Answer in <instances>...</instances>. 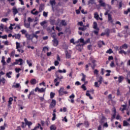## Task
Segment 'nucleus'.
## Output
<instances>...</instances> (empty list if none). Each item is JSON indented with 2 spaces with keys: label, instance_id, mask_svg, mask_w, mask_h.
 <instances>
[{
  "label": "nucleus",
  "instance_id": "55",
  "mask_svg": "<svg viewBox=\"0 0 130 130\" xmlns=\"http://www.w3.org/2000/svg\"><path fill=\"white\" fill-rule=\"evenodd\" d=\"M94 2H95V0H89L88 1V4L90 5V4H91V5H93Z\"/></svg>",
  "mask_w": 130,
  "mask_h": 130
},
{
  "label": "nucleus",
  "instance_id": "5",
  "mask_svg": "<svg viewBox=\"0 0 130 130\" xmlns=\"http://www.w3.org/2000/svg\"><path fill=\"white\" fill-rule=\"evenodd\" d=\"M19 62H20L19 66H22L23 64V59L19 58L16 59L15 62H14V64H19Z\"/></svg>",
  "mask_w": 130,
  "mask_h": 130
},
{
  "label": "nucleus",
  "instance_id": "29",
  "mask_svg": "<svg viewBox=\"0 0 130 130\" xmlns=\"http://www.w3.org/2000/svg\"><path fill=\"white\" fill-rule=\"evenodd\" d=\"M19 87H21V85L20 84V83H16L15 85H13L12 86V88H19Z\"/></svg>",
  "mask_w": 130,
  "mask_h": 130
},
{
  "label": "nucleus",
  "instance_id": "62",
  "mask_svg": "<svg viewBox=\"0 0 130 130\" xmlns=\"http://www.w3.org/2000/svg\"><path fill=\"white\" fill-rule=\"evenodd\" d=\"M111 68H113L114 67V61H112L110 64Z\"/></svg>",
  "mask_w": 130,
  "mask_h": 130
},
{
  "label": "nucleus",
  "instance_id": "58",
  "mask_svg": "<svg viewBox=\"0 0 130 130\" xmlns=\"http://www.w3.org/2000/svg\"><path fill=\"white\" fill-rule=\"evenodd\" d=\"M122 8V2H120L119 3V9H121Z\"/></svg>",
  "mask_w": 130,
  "mask_h": 130
},
{
  "label": "nucleus",
  "instance_id": "1",
  "mask_svg": "<svg viewBox=\"0 0 130 130\" xmlns=\"http://www.w3.org/2000/svg\"><path fill=\"white\" fill-rule=\"evenodd\" d=\"M109 11H107L105 13V16L108 15V22H110L111 24H112V25H114V23H113L114 20L112 18V15L111 14L108 13Z\"/></svg>",
  "mask_w": 130,
  "mask_h": 130
},
{
  "label": "nucleus",
  "instance_id": "14",
  "mask_svg": "<svg viewBox=\"0 0 130 130\" xmlns=\"http://www.w3.org/2000/svg\"><path fill=\"white\" fill-rule=\"evenodd\" d=\"M76 49L79 51H82V49H83V45L78 44L76 46Z\"/></svg>",
  "mask_w": 130,
  "mask_h": 130
},
{
  "label": "nucleus",
  "instance_id": "63",
  "mask_svg": "<svg viewBox=\"0 0 130 130\" xmlns=\"http://www.w3.org/2000/svg\"><path fill=\"white\" fill-rule=\"evenodd\" d=\"M68 48V47L67 45H63V49H65V50H67Z\"/></svg>",
  "mask_w": 130,
  "mask_h": 130
},
{
  "label": "nucleus",
  "instance_id": "37",
  "mask_svg": "<svg viewBox=\"0 0 130 130\" xmlns=\"http://www.w3.org/2000/svg\"><path fill=\"white\" fill-rule=\"evenodd\" d=\"M60 24L62 26H67V22H66V20H62Z\"/></svg>",
  "mask_w": 130,
  "mask_h": 130
},
{
  "label": "nucleus",
  "instance_id": "7",
  "mask_svg": "<svg viewBox=\"0 0 130 130\" xmlns=\"http://www.w3.org/2000/svg\"><path fill=\"white\" fill-rule=\"evenodd\" d=\"M25 37L27 38V40H31V41H33V37L32 36L27 34H26Z\"/></svg>",
  "mask_w": 130,
  "mask_h": 130
},
{
  "label": "nucleus",
  "instance_id": "40",
  "mask_svg": "<svg viewBox=\"0 0 130 130\" xmlns=\"http://www.w3.org/2000/svg\"><path fill=\"white\" fill-rule=\"evenodd\" d=\"M20 32L22 33V34L23 35H25V36H26V34H28V32H27V30H26L25 29H22Z\"/></svg>",
  "mask_w": 130,
  "mask_h": 130
},
{
  "label": "nucleus",
  "instance_id": "13",
  "mask_svg": "<svg viewBox=\"0 0 130 130\" xmlns=\"http://www.w3.org/2000/svg\"><path fill=\"white\" fill-rule=\"evenodd\" d=\"M98 45L99 47L101 48L102 47V45H105V43L103 41H100L98 43Z\"/></svg>",
  "mask_w": 130,
  "mask_h": 130
},
{
  "label": "nucleus",
  "instance_id": "28",
  "mask_svg": "<svg viewBox=\"0 0 130 130\" xmlns=\"http://www.w3.org/2000/svg\"><path fill=\"white\" fill-rule=\"evenodd\" d=\"M79 42H80L81 43H83L82 45H84V39H80L78 40V41H77L76 42V43H79Z\"/></svg>",
  "mask_w": 130,
  "mask_h": 130
},
{
  "label": "nucleus",
  "instance_id": "20",
  "mask_svg": "<svg viewBox=\"0 0 130 130\" xmlns=\"http://www.w3.org/2000/svg\"><path fill=\"white\" fill-rule=\"evenodd\" d=\"M94 18L96 19V21L99 20V14H98V12H95L94 13Z\"/></svg>",
  "mask_w": 130,
  "mask_h": 130
},
{
  "label": "nucleus",
  "instance_id": "27",
  "mask_svg": "<svg viewBox=\"0 0 130 130\" xmlns=\"http://www.w3.org/2000/svg\"><path fill=\"white\" fill-rule=\"evenodd\" d=\"M5 83H6V79L5 78H3L1 79H0V85H5Z\"/></svg>",
  "mask_w": 130,
  "mask_h": 130
},
{
  "label": "nucleus",
  "instance_id": "8",
  "mask_svg": "<svg viewBox=\"0 0 130 130\" xmlns=\"http://www.w3.org/2000/svg\"><path fill=\"white\" fill-rule=\"evenodd\" d=\"M64 88L61 87L58 90L59 96H63L64 93Z\"/></svg>",
  "mask_w": 130,
  "mask_h": 130
},
{
  "label": "nucleus",
  "instance_id": "11",
  "mask_svg": "<svg viewBox=\"0 0 130 130\" xmlns=\"http://www.w3.org/2000/svg\"><path fill=\"white\" fill-rule=\"evenodd\" d=\"M70 99H71V103H75V100L74 99L75 98V94L74 93H72L70 96H69Z\"/></svg>",
  "mask_w": 130,
  "mask_h": 130
},
{
  "label": "nucleus",
  "instance_id": "44",
  "mask_svg": "<svg viewBox=\"0 0 130 130\" xmlns=\"http://www.w3.org/2000/svg\"><path fill=\"white\" fill-rule=\"evenodd\" d=\"M106 119V118H105V117L103 116L101 120V123H103L105 122Z\"/></svg>",
  "mask_w": 130,
  "mask_h": 130
},
{
  "label": "nucleus",
  "instance_id": "24",
  "mask_svg": "<svg viewBox=\"0 0 130 130\" xmlns=\"http://www.w3.org/2000/svg\"><path fill=\"white\" fill-rule=\"evenodd\" d=\"M118 79V83H121L122 82V81H123L124 77L122 76H119Z\"/></svg>",
  "mask_w": 130,
  "mask_h": 130
},
{
  "label": "nucleus",
  "instance_id": "9",
  "mask_svg": "<svg viewBox=\"0 0 130 130\" xmlns=\"http://www.w3.org/2000/svg\"><path fill=\"white\" fill-rule=\"evenodd\" d=\"M55 105H56V101L55 100H52V102L50 105V107L51 108H53Z\"/></svg>",
  "mask_w": 130,
  "mask_h": 130
},
{
  "label": "nucleus",
  "instance_id": "12",
  "mask_svg": "<svg viewBox=\"0 0 130 130\" xmlns=\"http://www.w3.org/2000/svg\"><path fill=\"white\" fill-rule=\"evenodd\" d=\"M40 128L41 130H43V127L41 126V124L38 123L37 126H36L34 129H32L31 130H38V128Z\"/></svg>",
  "mask_w": 130,
  "mask_h": 130
},
{
  "label": "nucleus",
  "instance_id": "39",
  "mask_svg": "<svg viewBox=\"0 0 130 130\" xmlns=\"http://www.w3.org/2000/svg\"><path fill=\"white\" fill-rule=\"evenodd\" d=\"M46 90V88H41V89L39 88V92L40 93H44V92H45Z\"/></svg>",
  "mask_w": 130,
  "mask_h": 130
},
{
  "label": "nucleus",
  "instance_id": "36",
  "mask_svg": "<svg viewBox=\"0 0 130 130\" xmlns=\"http://www.w3.org/2000/svg\"><path fill=\"white\" fill-rule=\"evenodd\" d=\"M82 78L81 79L82 82H85L86 81V75L84 73H82Z\"/></svg>",
  "mask_w": 130,
  "mask_h": 130
},
{
  "label": "nucleus",
  "instance_id": "26",
  "mask_svg": "<svg viewBox=\"0 0 130 130\" xmlns=\"http://www.w3.org/2000/svg\"><path fill=\"white\" fill-rule=\"evenodd\" d=\"M37 83V81H36V79H32L30 80V84H31V85H36Z\"/></svg>",
  "mask_w": 130,
  "mask_h": 130
},
{
  "label": "nucleus",
  "instance_id": "10",
  "mask_svg": "<svg viewBox=\"0 0 130 130\" xmlns=\"http://www.w3.org/2000/svg\"><path fill=\"white\" fill-rule=\"evenodd\" d=\"M24 120L25 122V124H26V125H28L29 128H30V126L32 125V123L31 122L28 121V120H27V119L26 118H24Z\"/></svg>",
  "mask_w": 130,
  "mask_h": 130
},
{
  "label": "nucleus",
  "instance_id": "22",
  "mask_svg": "<svg viewBox=\"0 0 130 130\" xmlns=\"http://www.w3.org/2000/svg\"><path fill=\"white\" fill-rule=\"evenodd\" d=\"M56 2L55 0H50V5L52 6V8H53V6H55Z\"/></svg>",
  "mask_w": 130,
  "mask_h": 130
},
{
  "label": "nucleus",
  "instance_id": "49",
  "mask_svg": "<svg viewBox=\"0 0 130 130\" xmlns=\"http://www.w3.org/2000/svg\"><path fill=\"white\" fill-rule=\"evenodd\" d=\"M25 10V7H23L22 8H19L18 11H20L21 13H23L24 11Z\"/></svg>",
  "mask_w": 130,
  "mask_h": 130
},
{
  "label": "nucleus",
  "instance_id": "59",
  "mask_svg": "<svg viewBox=\"0 0 130 130\" xmlns=\"http://www.w3.org/2000/svg\"><path fill=\"white\" fill-rule=\"evenodd\" d=\"M58 64H59V62H58V61H57V60H55L54 61V66H58Z\"/></svg>",
  "mask_w": 130,
  "mask_h": 130
},
{
  "label": "nucleus",
  "instance_id": "57",
  "mask_svg": "<svg viewBox=\"0 0 130 130\" xmlns=\"http://www.w3.org/2000/svg\"><path fill=\"white\" fill-rule=\"evenodd\" d=\"M27 21H28V22H29V23H30L33 22V19H32V18H31V17H28V18H27Z\"/></svg>",
  "mask_w": 130,
  "mask_h": 130
},
{
  "label": "nucleus",
  "instance_id": "21",
  "mask_svg": "<svg viewBox=\"0 0 130 130\" xmlns=\"http://www.w3.org/2000/svg\"><path fill=\"white\" fill-rule=\"evenodd\" d=\"M24 27H25V28H27L28 29V28H30V23H26V20H24Z\"/></svg>",
  "mask_w": 130,
  "mask_h": 130
},
{
  "label": "nucleus",
  "instance_id": "25",
  "mask_svg": "<svg viewBox=\"0 0 130 130\" xmlns=\"http://www.w3.org/2000/svg\"><path fill=\"white\" fill-rule=\"evenodd\" d=\"M126 105H122L121 107H123V108H120V110H121V111H124V110H126Z\"/></svg>",
  "mask_w": 130,
  "mask_h": 130
},
{
  "label": "nucleus",
  "instance_id": "50",
  "mask_svg": "<svg viewBox=\"0 0 130 130\" xmlns=\"http://www.w3.org/2000/svg\"><path fill=\"white\" fill-rule=\"evenodd\" d=\"M43 50L44 52H46V51H48V48L47 47H44Z\"/></svg>",
  "mask_w": 130,
  "mask_h": 130
},
{
  "label": "nucleus",
  "instance_id": "47",
  "mask_svg": "<svg viewBox=\"0 0 130 130\" xmlns=\"http://www.w3.org/2000/svg\"><path fill=\"white\" fill-rule=\"evenodd\" d=\"M106 53H109L110 54L111 53H113V51H112V49H109L106 51Z\"/></svg>",
  "mask_w": 130,
  "mask_h": 130
},
{
  "label": "nucleus",
  "instance_id": "52",
  "mask_svg": "<svg viewBox=\"0 0 130 130\" xmlns=\"http://www.w3.org/2000/svg\"><path fill=\"white\" fill-rule=\"evenodd\" d=\"M16 49H19V48H20V43H18V42H16Z\"/></svg>",
  "mask_w": 130,
  "mask_h": 130
},
{
  "label": "nucleus",
  "instance_id": "61",
  "mask_svg": "<svg viewBox=\"0 0 130 130\" xmlns=\"http://www.w3.org/2000/svg\"><path fill=\"white\" fill-rule=\"evenodd\" d=\"M89 42H90V39H88L86 41H84V45H85V44H87V43H89Z\"/></svg>",
  "mask_w": 130,
  "mask_h": 130
},
{
  "label": "nucleus",
  "instance_id": "4",
  "mask_svg": "<svg viewBox=\"0 0 130 130\" xmlns=\"http://www.w3.org/2000/svg\"><path fill=\"white\" fill-rule=\"evenodd\" d=\"M99 3L101 7H106L107 6L109 9H111V6L109 5H106L105 3L103 2V0H100Z\"/></svg>",
  "mask_w": 130,
  "mask_h": 130
},
{
  "label": "nucleus",
  "instance_id": "53",
  "mask_svg": "<svg viewBox=\"0 0 130 130\" xmlns=\"http://www.w3.org/2000/svg\"><path fill=\"white\" fill-rule=\"evenodd\" d=\"M48 15V12H46L45 11L43 12V16H44V17L46 18V17H47Z\"/></svg>",
  "mask_w": 130,
  "mask_h": 130
},
{
  "label": "nucleus",
  "instance_id": "32",
  "mask_svg": "<svg viewBox=\"0 0 130 130\" xmlns=\"http://www.w3.org/2000/svg\"><path fill=\"white\" fill-rule=\"evenodd\" d=\"M123 126H128V125H129V124L128 123V122H127V121L124 120L123 122Z\"/></svg>",
  "mask_w": 130,
  "mask_h": 130
},
{
  "label": "nucleus",
  "instance_id": "45",
  "mask_svg": "<svg viewBox=\"0 0 130 130\" xmlns=\"http://www.w3.org/2000/svg\"><path fill=\"white\" fill-rule=\"evenodd\" d=\"M85 85H86V82L81 86V88L84 90V91H86V90H87V87H86Z\"/></svg>",
  "mask_w": 130,
  "mask_h": 130
},
{
  "label": "nucleus",
  "instance_id": "35",
  "mask_svg": "<svg viewBox=\"0 0 130 130\" xmlns=\"http://www.w3.org/2000/svg\"><path fill=\"white\" fill-rule=\"evenodd\" d=\"M102 81H103V78L102 76H100L98 82L99 83L100 85H101L102 84Z\"/></svg>",
  "mask_w": 130,
  "mask_h": 130
},
{
  "label": "nucleus",
  "instance_id": "2",
  "mask_svg": "<svg viewBox=\"0 0 130 130\" xmlns=\"http://www.w3.org/2000/svg\"><path fill=\"white\" fill-rule=\"evenodd\" d=\"M56 78L54 79V83H55V86L57 87L59 85V82L57 81L58 80H61V79H63V77L62 76L58 75V74H56Z\"/></svg>",
  "mask_w": 130,
  "mask_h": 130
},
{
  "label": "nucleus",
  "instance_id": "16",
  "mask_svg": "<svg viewBox=\"0 0 130 130\" xmlns=\"http://www.w3.org/2000/svg\"><path fill=\"white\" fill-rule=\"evenodd\" d=\"M93 29H95V30H97V31H99V28H98V24H97V22H93Z\"/></svg>",
  "mask_w": 130,
  "mask_h": 130
},
{
  "label": "nucleus",
  "instance_id": "17",
  "mask_svg": "<svg viewBox=\"0 0 130 130\" xmlns=\"http://www.w3.org/2000/svg\"><path fill=\"white\" fill-rule=\"evenodd\" d=\"M55 112H56V110H53V113L52 114L53 117L52 118V120L54 121V120L56 119V115L55 114Z\"/></svg>",
  "mask_w": 130,
  "mask_h": 130
},
{
  "label": "nucleus",
  "instance_id": "51",
  "mask_svg": "<svg viewBox=\"0 0 130 130\" xmlns=\"http://www.w3.org/2000/svg\"><path fill=\"white\" fill-rule=\"evenodd\" d=\"M1 21L2 22L7 23V21H9V18H3Z\"/></svg>",
  "mask_w": 130,
  "mask_h": 130
},
{
  "label": "nucleus",
  "instance_id": "18",
  "mask_svg": "<svg viewBox=\"0 0 130 130\" xmlns=\"http://www.w3.org/2000/svg\"><path fill=\"white\" fill-rule=\"evenodd\" d=\"M12 11L14 16H16V14L18 13V9L15 7H13Z\"/></svg>",
  "mask_w": 130,
  "mask_h": 130
},
{
  "label": "nucleus",
  "instance_id": "19",
  "mask_svg": "<svg viewBox=\"0 0 130 130\" xmlns=\"http://www.w3.org/2000/svg\"><path fill=\"white\" fill-rule=\"evenodd\" d=\"M52 42H53L54 46H57L58 45V41H57V39H53Z\"/></svg>",
  "mask_w": 130,
  "mask_h": 130
},
{
  "label": "nucleus",
  "instance_id": "54",
  "mask_svg": "<svg viewBox=\"0 0 130 130\" xmlns=\"http://www.w3.org/2000/svg\"><path fill=\"white\" fill-rule=\"evenodd\" d=\"M58 72L59 73H67V71H66L65 69H63V70H59L58 71Z\"/></svg>",
  "mask_w": 130,
  "mask_h": 130
},
{
  "label": "nucleus",
  "instance_id": "23",
  "mask_svg": "<svg viewBox=\"0 0 130 130\" xmlns=\"http://www.w3.org/2000/svg\"><path fill=\"white\" fill-rule=\"evenodd\" d=\"M127 45L126 44H125L120 46L119 49H127Z\"/></svg>",
  "mask_w": 130,
  "mask_h": 130
},
{
  "label": "nucleus",
  "instance_id": "6",
  "mask_svg": "<svg viewBox=\"0 0 130 130\" xmlns=\"http://www.w3.org/2000/svg\"><path fill=\"white\" fill-rule=\"evenodd\" d=\"M38 34H40V30H38L36 31L35 33L32 34V39L33 38H36V39H38Z\"/></svg>",
  "mask_w": 130,
  "mask_h": 130
},
{
  "label": "nucleus",
  "instance_id": "64",
  "mask_svg": "<svg viewBox=\"0 0 130 130\" xmlns=\"http://www.w3.org/2000/svg\"><path fill=\"white\" fill-rule=\"evenodd\" d=\"M45 24H46V21H44L40 23V25H41L42 26H44V25H45Z\"/></svg>",
  "mask_w": 130,
  "mask_h": 130
},
{
  "label": "nucleus",
  "instance_id": "31",
  "mask_svg": "<svg viewBox=\"0 0 130 130\" xmlns=\"http://www.w3.org/2000/svg\"><path fill=\"white\" fill-rule=\"evenodd\" d=\"M50 128V130H56V126H55L54 124L51 125Z\"/></svg>",
  "mask_w": 130,
  "mask_h": 130
},
{
  "label": "nucleus",
  "instance_id": "33",
  "mask_svg": "<svg viewBox=\"0 0 130 130\" xmlns=\"http://www.w3.org/2000/svg\"><path fill=\"white\" fill-rule=\"evenodd\" d=\"M15 39L20 40L21 39V35L20 34H15Z\"/></svg>",
  "mask_w": 130,
  "mask_h": 130
},
{
  "label": "nucleus",
  "instance_id": "56",
  "mask_svg": "<svg viewBox=\"0 0 130 130\" xmlns=\"http://www.w3.org/2000/svg\"><path fill=\"white\" fill-rule=\"evenodd\" d=\"M129 12H130V8H128L127 11H125L124 12V14H125V15H127L128 13H129Z\"/></svg>",
  "mask_w": 130,
  "mask_h": 130
},
{
  "label": "nucleus",
  "instance_id": "34",
  "mask_svg": "<svg viewBox=\"0 0 130 130\" xmlns=\"http://www.w3.org/2000/svg\"><path fill=\"white\" fill-rule=\"evenodd\" d=\"M12 74H13V72L10 71V72H8V73H6V76L8 78H12V76H11V75H12Z\"/></svg>",
  "mask_w": 130,
  "mask_h": 130
},
{
  "label": "nucleus",
  "instance_id": "38",
  "mask_svg": "<svg viewBox=\"0 0 130 130\" xmlns=\"http://www.w3.org/2000/svg\"><path fill=\"white\" fill-rule=\"evenodd\" d=\"M1 62L3 63V66H6V63H7L6 62V61L5 60V56L2 57V59L1 60Z\"/></svg>",
  "mask_w": 130,
  "mask_h": 130
},
{
  "label": "nucleus",
  "instance_id": "46",
  "mask_svg": "<svg viewBox=\"0 0 130 130\" xmlns=\"http://www.w3.org/2000/svg\"><path fill=\"white\" fill-rule=\"evenodd\" d=\"M31 14H32V15H34L35 16H37V15L39 14V12H38V11H36L35 12H33V11H31Z\"/></svg>",
  "mask_w": 130,
  "mask_h": 130
},
{
  "label": "nucleus",
  "instance_id": "60",
  "mask_svg": "<svg viewBox=\"0 0 130 130\" xmlns=\"http://www.w3.org/2000/svg\"><path fill=\"white\" fill-rule=\"evenodd\" d=\"M20 71H21V69L20 68H16L15 69V72L16 73H19Z\"/></svg>",
  "mask_w": 130,
  "mask_h": 130
},
{
  "label": "nucleus",
  "instance_id": "30",
  "mask_svg": "<svg viewBox=\"0 0 130 130\" xmlns=\"http://www.w3.org/2000/svg\"><path fill=\"white\" fill-rule=\"evenodd\" d=\"M128 78H130V72L128 73L127 76L126 77V79L127 80L128 84H130V79H128Z\"/></svg>",
  "mask_w": 130,
  "mask_h": 130
},
{
  "label": "nucleus",
  "instance_id": "15",
  "mask_svg": "<svg viewBox=\"0 0 130 130\" xmlns=\"http://www.w3.org/2000/svg\"><path fill=\"white\" fill-rule=\"evenodd\" d=\"M13 100V98H9V101H8V108H10L11 107V105H12V102Z\"/></svg>",
  "mask_w": 130,
  "mask_h": 130
},
{
  "label": "nucleus",
  "instance_id": "41",
  "mask_svg": "<svg viewBox=\"0 0 130 130\" xmlns=\"http://www.w3.org/2000/svg\"><path fill=\"white\" fill-rule=\"evenodd\" d=\"M119 50H120L119 51V53H120V54H122L123 53L124 54H126V52L125 51H124V50H122V49H119Z\"/></svg>",
  "mask_w": 130,
  "mask_h": 130
},
{
  "label": "nucleus",
  "instance_id": "42",
  "mask_svg": "<svg viewBox=\"0 0 130 130\" xmlns=\"http://www.w3.org/2000/svg\"><path fill=\"white\" fill-rule=\"evenodd\" d=\"M100 83L98 84V82H94V86L95 87V88H99V87H100Z\"/></svg>",
  "mask_w": 130,
  "mask_h": 130
},
{
  "label": "nucleus",
  "instance_id": "43",
  "mask_svg": "<svg viewBox=\"0 0 130 130\" xmlns=\"http://www.w3.org/2000/svg\"><path fill=\"white\" fill-rule=\"evenodd\" d=\"M55 95V93H54L52 92H50V96L51 99H53V98H54Z\"/></svg>",
  "mask_w": 130,
  "mask_h": 130
},
{
  "label": "nucleus",
  "instance_id": "48",
  "mask_svg": "<svg viewBox=\"0 0 130 130\" xmlns=\"http://www.w3.org/2000/svg\"><path fill=\"white\" fill-rule=\"evenodd\" d=\"M51 37H52V38H53V39H56V35L55 34V33L53 32L51 34Z\"/></svg>",
  "mask_w": 130,
  "mask_h": 130
},
{
  "label": "nucleus",
  "instance_id": "3",
  "mask_svg": "<svg viewBox=\"0 0 130 130\" xmlns=\"http://www.w3.org/2000/svg\"><path fill=\"white\" fill-rule=\"evenodd\" d=\"M64 53L66 54V58L68 59L72 57V51H68V50H65Z\"/></svg>",
  "mask_w": 130,
  "mask_h": 130
}]
</instances>
